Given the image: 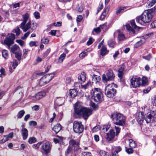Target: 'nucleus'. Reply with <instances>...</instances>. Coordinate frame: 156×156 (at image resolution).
<instances>
[{"mask_svg":"<svg viewBox=\"0 0 156 156\" xmlns=\"http://www.w3.org/2000/svg\"><path fill=\"white\" fill-rule=\"evenodd\" d=\"M74 109V115L82 116L85 119H87L92 114L91 109L83 107L81 103L79 101L75 104Z\"/></svg>","mask_w":156,"mask_h":156,"instance_id":"nucleus-1","label":"nucleus"},{"mask_svg":"<svg viewBox=\"0 0 156 156\" xmlns=\"http://www.w3.org/2000/svg\"><path fill=\"white\" fill-rule=\"evenodd\" d=\"M154 15L153 11L151 9L145 11L140 16L136 18V22L141 24L142 22L148 23L150 22Z\"/></svg>","mask_w":156,"mask_h":156,"instance_id":"nucleus-2","label":"nucleus"},{"mask_svg":"<svg viewBox=\"0 0 156 156\" xmlns=\"http://www.w3.org/2000/svg\"><path fill=\"white\" fill-rule=\"evenodd\" d=\"M111 117L116 125L123 126L125 124V117L122 114L113 113L111 115Z\"/></svg>","mask_w":156,"mask_h":156,"instance_id":"nucleus-3","label":"nucleus"},{"mask_svg":"<svg viewBox=\"0 0 156 156\" xmlns=\"http://www.w3.org/2000/svg\"><path fill=\"white\" fill-rule=\"evenodd\" d=\"M116 85L114 83L109 84L105 87V93L106 96L108 98L113 97L116 93V90L115 88Z\"/></svg>","mask_w":156,"mask_h":156,"instance_id":"nucleus-4","label":"nucleus"},{"mask_svg":"<svg viewBox=\"0 0 156 156\" xmlns=\"http://www.w3.org/2000/svg\"><path fill=\"white\" fill-rule=\"evenodd\" d=\"M54 76V74L52 73L47 74L43 76L39 80V85L42 86L46 84L52 79Z\"/></svg>","mask_w":156,"mask_h":156,"instance_id":"nucleus-5","label":"nucleus"},{"mask_svg":"<svg viewBox=\"0 0 156 156\" xmlns=\"http://www.w3.org/2000/svg\"><path fill=\"white\" fill-rule=\"evenodd\" d=\"M83 126L81 122L74 121L73 123V131L76 133L80 134L83 130Z\"/></svg>","mask_w":156,"mask_h":156,"instance_id":"nucleus-6","label":"nucleus"},{"mask_svg":"<svg viewBox=\"0 0 156 156\" xmlns=\"http://www.w3.org/2000/svg\"><path fill=\"white\" fill-rule=\"evenodd\" d=\"M106 76L107 77L105 74H103L102 76V81L104 82H105L107 81L112 80L115 77L113 71L110 69L108 70Z\"/></svg>","mask_w":156,"mask_h":156,"instance_id":"nucleus-7","label":"nucleus"},{"mask_svg":"<svg viewBox=\"0 0 156 156\" xmlns=\"http://www.w3.org/2000/svg\"><path fill=\"white\" fill-rule=\"evenodd\" d=\"M147 123H152L156 122V111H153L152 115L149 114L144 118Z\"/></svg>","mask_w":156,"mask_h":156,"instance_id":"nucleus-8","label":"nucleus"},{"mask_svg":"<svg viewBox=\"0 0 156 156\" xmlns=\"http://www.w3.org/2000/svg\"><path fill=\"white\" fill-rule=\"evenodd\" d=\"M130 83L133 88H136L141 85V78L140 77H133L131 79Z\"/></svg>","mask_w":156,"mask_h":156,"instance_id":"nucleus-9","label":"nucleus"},{"mask_svg":"<svg viewBox=\"0 0 156 156\" xmlns=\"http://www.w3.org/2000/svg\"><path fill=\"white\" fill-rule=\"evenodd\" d=\"M46 95V92L44 91L39 92L34 96H31V99L34 101L39 100L44 97Z\"/></svg>","mask_w":156,"mask_h":156,"instance_id":"nucleus-10","label":"nucleus"},{"mask_svg":"<svg viewBox=\"0 0 156 156\" xmlns=\"http://www.w3.org/2000/svg\"><path fill=\"white\" fill-rule=\"evenodd\" d=\"M136 119L137 122L140 125L142 124L144 120V113L140 112L136 114Z\"/></svg>","mask_w":156,"mask_h":156,"instance_id":"nucleus-11","label":"nucleus"},{"mask_svg":"<svg viewBox=\"0 0 156 156\" xmlns=\"http://www.w3.org/2000/svg\"><path fill=\"white\" fill-rule=\"evenodd\" d=\"M25 125L22 126L21 133L23 140H26L28 136V131L27 129L25 128Z\"/></svg>","mask_w":156,"mask_h":156,"instance_id":"nucleus-12","label":"nucleus"},{"mask_svg":"<svg viewBox=\"0 0 156 156\" xmlns=\"http://www.w3.org/2000/svg\"><path fill=\"white\" fill-rule=\"evenodd\" d=\"M31 22L29 21L27 23H21L20 28L23 30L24 32H26L30 29L31 28Z\"/></svg>","mask_w":156,"mask_h":156,"instance_id":"nucleus-13","label":"nucleus"},{"mask_svg":"<svg viewBox=\"0 0 156 156\" xmlns=\"http://www.w3.org/2000/svg\"><path fill=\"white\" fill-rule=\"evenodd\" d=\"M115 135V133L113 129H111L109 132L107 133L106 139L108 141L113 139Z\"/></svg>","mask_w":156,"mask_h":156,"instance_id":"nucleus-14","label":"nucleus"},{"mask_svg":"<svg viewBox=\"0 0 156 156\" xmlns=\"http://www.w3.org/2000/svg\"><path fill=\"white\" fill-rule=\"evenodd\" d=\"M107 28V23L104 24L100 27H98L96 28H94V30L97 33H99L101 31V29H102L103 31L106 30Z\"/></svg>","mask_w":156,"mask_h":156,"instance_id":"nucleus-15","label":"nucleus"},{"mask_svg":"<svg viewBox=\"0 0 156 156\" xmlns=\"http://www.w3.org/2000/svg\"><path fill=\"white\" fill-rule=\"evenodd\" d=\"M86 73L84 72H82L78 77V80L80 81L81 82H84L85 81L86 78Z\"/></svg>","mask_w":156,"mask_h":156,"instance_id":"nucleus-16","label":"nucleus"},{"mask_svg":"<svg viewBox=\"0 0 156 156\" xmlns=\"http://www.w3.org/2000/svg\"><path fill=\"white\" fill-rule=\"evenodd\" d=\"M92 82L93 83L97 84L99 83L101 80V77L100 76L93 75L92 76Z\"/></svg>","mask_w":156,"mask_h":156,"instance_id":"nucleus-17","label":"nucleus"},{"mask_svg":"<svg viewBox=\"0 0 156 156\" xmlns=\"http://www.w3.org/2000/svg\"><path fill=\"white\" fill-rule=\"evenodd\" d=\"M124 70V67L123 66H121L118 69V77L121 79L122 78Z\"/></svg>","mask_w":156,"mask_h":156,"instance_id":"nucleus-18","label":"nucleus"},{"mask_svg":"<svg viewBox=\"0 0 156 156\" xmlns=\"http://www.w3.org/2000/svg\"><path fill=\"white\" fill-rule=\"evenodd\" d=\"M101 92V90L100 89L95 88L94 89H92V91H91V94L92 97H93L100 93Z\"/></svg>","mask_w":156,"mask_h":156,"instance_id":"nucleus-19","label":"nucleus"},{"mask_svg":"<svg viewBox=\"0 0 156 156\" xmlns=\"http://www.w3.org/2000/svg\"><path fill=\"white\" fill-rule=\"evenodd\" d=\"M4 43L8 46V48H10L11 45L14 43V41H12L10 39L7 37L4 40Z\"/></svg>","mask_w":156,"mask_h":156,"instance_id":"nucleus-20","label":"nucleus"},{"mask_svg":"<svg viewBox=\"0 0 156 156\" xmlns=\"http://www.w3.org/2000/svg\"><path fill=\"white\" fill-rule=\"evenodd\" d=\"M70 96L73 98L75 97L78 94V91L75 89H70L69 91Z\"/></svg>","mask_w":156,"mask_h":156,"instance_id":"nucleus-21","label":"nucleus"},{"mask_svg":"<svg viewBox=\"0 0 156 156\" xmlns=\"http://www.w3.org/2000/svg\"><path fill=\"white\" fill-rule=\"evenodd\" d=\"M125 143L126 145H128L129 146H136V145L135 141L132 139L126 140Z\"/></svg>","mask_w":156,"mask_h":156,"instance_id":"nucleus-22","label":"nucleus"},{"mask_svg":"<svg viewBox=\"0 0 156 156\" xmlns=\"http://www.w3.org/2000/svg\"><path fill=\"white\" fill-rule=\"evenodd\" d=\"M61 129V125L59 124H57L54 126L52 129L56 134H57Z\"/></svg>","mask_w":156,"mask_h":156,"instance_id":"nucleus-23","label":"nucleus"},{"mask_svg":"<svg viewBox=\"0 0 156 156\" xmlns=\"http://www.w3.org/2000/svg\"><path fill=\"white\" fill-rule=\"evenodd\" d=\"M20 50L19 47L17 45L15 44L11 48V51L13 53H16L19 52Z\"/></svg>","mask_w":156,"mask_h":156,"instance_id":"nucleus-24","label":"nucleus"},{"mask_svg":"<svg viewBox=\"0 0 156 156\" xmlns=\"http://www.w3.org/2000/svg\"><path fill=\"white\" fill-rule=\"evenodd\" d=\"M29 15L28 13H26L22 15L23 22L21 23H26L29 19Z\"/></svg>","mask_w":156,"mask_h":156,"instance_id":"nucleus-25","label":"nucleus"},{"mask_svg":"<svg viewBox=\"0 0 156 156\" xmlns=\"http://www.w3.org/2000/svg\"><path fill=\"white\" fill-rule=\"evenodd\" d=\"M102 94L101 92L96 95L93 96L94 101L96 102H98L101 101L102 99Z\"/></svg>","mask_w":156,"mask_h":156,"instance_id":"nucleus-26","label":"nucleus"},{"mask_svg":"<svg viewBox=\"0 0 156 156\" xmlns=\"http://www.w3.org/2000/svg\"><path fill=\"white\" fill-rule=\"evenodd\" d=\"M145 41V39L144 38H142L140 40L138 41L135 45V47L137 48L144 43Z\"/></svg>","mask_w":156,"mask_h":156,"instance_id":"nucleus-27","label":"nucleus"},{"mask_svg":"<svg viewBox=\"0 0 156 156\" xmlns=\"http://www.w3.org/2000/svg\"><path fill=\"white\" fill-rule=\"evenodd\" d=\"M65 98L63 97L58 98L56 101L57 102V104L59 106H61L63 103L65 101Z\"/></svg>","mask_w":156,"mask_h":156,"instance_id":"nucleus-28","label":"nucleus"},{"mask_svg":"<svg viewBox=\"0 0 156 156\" xmlns=\"http://www.w3.org/2000/svg\"><path fill=\"white\" fill-rule=\"evenodd\" d=\"M69 143L70 145L73 146H77L79 145V144L78 142L73 139L70 140L69 142Z\"/></svg>","mask_w":156,"mask_h":156,"instance_id":"nucleus-29","label":"nucleus"},{"mask_svg":"<svg viewBox=\"0 0 156 156\" xmlns=\"http://www.w3.org/2000/svg\"><path fill=\"white\" fill-rule=\"evenodd\" d=\"M108 52V51L107 50L106 48L104 46H103L101 51V55L104 56Z\"/></svg>","mask_w":156,"mask_h":156,"instance_id":"nucleus-30","label":"nucleus"},{"mask_svg":"<svg viewBox=\"0 0 156 156\" xmlns=\"http://www.w3.org/2000/svg\"><path fill=\"white\" fill-rule=\"evenodd\" d=\"M126 26L127 30L130 32V33L132 34L135 33V31L134 30V28H133L132 27H131L129 24H126Z\"/></svg>","mask_w":156,"mask_h":156,"instance_id":"nucleus-31","label":"nucleus"},{"mask_svg":"<svg viewBox=\"0 0 156 156\" xmlns=\"http://www.w3.org/2000/svg\"><path fill=\"white\" fill-rule=\"evenodd\" d=\"M142 81V83H141V85L142 86H145L148 85L147 80V78L145 77H143L141 79V81Z\"/></svg>","mask_w":156,"mask_h":156,"instance_id":"nucleus-32","label":"nucleus"},{"mask_svg":"<svg viewBox=\"0 0 156 156\" xmlns=\"http://www.w3.org/2000/svg\"><path fill=\"white\" fill-rule=\"evenodd\" d=\"M118 31L119 32L118 35V38L119 41L124 40L126 39V37L124 35L121 33L119 32V30H118Z\"/></svg>","mask_w":156,"mask_h":156,"instance_id":"nucleus-33","label":"nucleus"},{"mask_svg":"<svg viewBox=\"0 0 156 156\" xmlns=\"http://www.w3.org/2000/svg\"><path fill=\"white\" fill-rule=\"evenodd\" d=\"M108 9L107 8L104 9V10L103 12L102 13L101 16V19L103 20L104 19L105 17L107 14Z\"/></svg>","mask_w":156,"mask_h":156,"instance_id":"nucleus-34","label":"nucleus"},{"mask_svg":"<svg viewBox=\"0 0 156 156\" xmlns=\"http://www.w3.org/2000/svg\"><path fill=\"white\" fill-rule=\"evenodd\" d=\"M25 113V112L24 110H21L17 114V119L21 118Z\"/></svg>","mask_w":156,"mask_h":156,"instance_id":"nucleus-35","label":"nucleus"},{"mask_svg":"<svg viewBox=\"0 0 156 156\" xmlns=\"http://www.w3.org/2000/svg\"><path fill=\"white\" fill-rule=\"evenodd\" d=\"M156 3V0H151L147 3V6L151 8Z\"/></svg>","mask_w":156,"mask_h":156,"instance_id":"nucleus-36","label":"nucleus"},{"mask_svg":"<svg viewBox=\"0 0 156 156\" xmlns=\"http://www.w3.org/2000/svg\"><path fill=\"white\" fill-rule=\"evenodd\" d=\"M91 86V83L90 81L88 82L86 84L84 85H81V88L84 90H86L88 88Z\"/></svg>","mask_w":156,"mask_h":156,"instance_id":"nucleus-37","label":"nucleus"},{"mask_svg":"<svg viewBox=\"0 0 156 156\" xmlns=\"http://www.w3.org/2000/svg\"><path fill=\"white\" fill-rule=\"evenodd\" d=\"M66 56V55L64 53L62 54L59 58L58 61V63H62L65 59Z\"/></svg>","mask_w":156,"mask_h":156,"instance_id":"nucleus-38","label":"nucleus"},{"mask_svg":"<svg viewBox=\"0 0 156 156\" xmlns=\"http://www.w3.org/2000/svg\"><path fill=\"white\" fill-rule=\"evenodd\" d=\"M2 55L3 57L5 59L8 58L9 55L8 51L5 50H3L2 52Z\"/></svg>","mask_w":156,"mask_h":156,"instance_id":"nucleus-39","label":"nucleus"},{"mask_svg":"<svg viewBox=\"0 0 156 156\" xmlns=\"http://www.w3.org/2000/svg\"><path fill=\"white\" fill-rule=\"evenodd\" d=\"M109 46L112 48H114L115 45V41L112 40H109L108 42Z\"/></svg>","mask_w":156,"mask_h":156,"instance_id":"nucleus-40","label":"nucleus"},{"mask_svg":"<svg viewBox=\"0 0 156 156\" xmlns=\"http://www.w3.org/2000/svg\"><path fill=\"white\" fill-rule=\"evenodd\" d=\"M114 128L115 130L116 131V133L115 134V135L117 136L120 133L121 130V128L118 125L115 126H114Z\"/></svg>","mask_w":156,"mask_h":156,"instance_id":"nucleus-41","label":"nucleus"},{"mask_svg":"<svg viewBox=\"0 0 156 156\" xmlns=\"http://www.w3.org/2000/svg\"><path fill=\"white\" fill-rule=\"evenodd\" d=\"M101 127L99 125H97L94 127L92 129V131L93 132H95L100 130Z\"/></svg>","mask_w":156,"mask_h":156,"instance_id":"nucleus-42","label":"nucleus"},{"mask_svg":"<svg viewBox=\"0 0 156 156\" xmlns=\"http://www.w3.org/2000/svg\"><path fill=\"white\" fill-rule=\"evenodd\" d=\"M126 152L129 154H132L133 152V150L132 148L128 147H126Z\"/></svg>","mask_w":156,"mask_h":156,"instance_id":"nucleus-43","label":"nucleus"},{"mask_svg":"<svg viewBox=\"0 0 156 156\" xmlns=\"http://www.w3.org/2000/svg\"><path fill=\"white\" fill-rule=\"evenodd\" d=\"M43 150L46 154L49 153L51 150L50 147H42Z\"/></svg>","mask_w":156,"mask_h":156,"instance_id":"nucleus-44","label":"nucleus"},{"mask_svg":"<svg viewBox=\"0 0 156 156\" xmlns=\"http://www.w3.org/2000/svg\"><path fill=\"white\" fill-rule=\"evenodd\" d=\"M130 23L132 27H133V28H134L135 29L138 28V27L135 25L134 20H131L130 22Z\"/></svg>","mask_w":156,"mask_h":156,"instance_id":"nucleus-45","label":"nucleus"},{"mask_svg":"<svg viewBox=\"0 0 156 156\" xmlns=\"http://www.w3.org/2000/svg\"><path fill=\"white\" fill-rule=\"evenodd\" d=\"M87 55V53L86 51H82L80 54L79 55V57L80 58L82 59L84 57H85Z\"/></svg>","mask_w":156,"mask_h":156,"instance_id":"nucleus-46","label":"nucleus"},{"mask_svg":"<svg viewBox=\"0 0 156 156\" xmlns=\"http://www.w3.org/2000/svg\"><path fill=\"white\" fill-rule=\"evenodd\" d=\"M90 105L95 110L97 109L98 108V106L92 101L90 102Z\"/></svg>","mask_w":156,"mask_h":156,"instance_id":"nucleus-47","label":"nucleus"},{"mask_svg":"<svg viewBox=\"0 0 156 156\" xmlns=\"http://www.w3.org/2000/svg\"><path fill=\"white\" fill-rule=\"evenodd\" d=\"M37 24L36 22H33L32 23L31 26V29L33 30H35L37 27Z\"/></svg>","mask_w":156,"mask_h":156,"instance_id":"nucleus-48","label":"nucleus"},{"mask_svg":"<svg viewBox=\"0 0 156 156\" xmlns=\"http://www.w3.org/2000/svg\"><path fill=\"white\" fill-rule=\"evenodd\" d=\"M36 141V139L34 137H30L28 140V142L30 144H32L35 143Z\"/></svg>","mask_w":156,"mask_h":156,"instance_id":"nucleus-49","label":"nucleus"},{"mask_svg":"<svg viewBox=\"0 0 156 156\" xmlns=\"http://www.w3.org/2000/svg\"><path fill=\"white\" fill-rule=\"evenodd\" d=\"M12 66L13 68L15 69L16 67L18 66L17 61L16 60H13L12 62Z\"/></svg>","mask_w":156,"mask_h":156,"instance_id":"nucleus-50","label":"nucleus"},{"mask_svg":"<svg viewBox=\"0 0 156 156\" xmlns=\"http://www.w3.org/2000/svg\"><path fill=\"white\" fill-rule=\"evenodd\" d=\"M41 42L44 44H47L48 43L49 40L48 39L44 37L41 39Z\"/></svg>","mask_w":156,"mask_h":156,"instance_id":"nucleus-51","label":"nucleus"},{"mask_svg":"<svg viewBox=\"0 0 156 156\" xmlns=\"http://www.w3.org/2000/svg\"><path fill=\"white\" fill-rule=\"evenodd\" d=\"M21 53L20 52H17L15 53V57L18 60H20L21 58Z\"/></svg>","mask_w":156,"mask_h":156,"instance_id":"nucleus-52","label":"nucleus"},{"mask_svg":"<svg viewBox=\"0 0 156 156\" xmlns=\"http://www.w3.org/2000/svg\"><path fill=\"white\" fill-rule=\"evenodd\" d=\"M8 140H9L6 135L4 136L3 138L1 141H0V143H3L8 141Z\"/></svg>","mask_w":156,"mask_h":156,"instance_id":"nucleus-53","label":"nucleus"},{"mask_svg":"<svg viewBox=\"0 0 156 156\" xmlns=\"http://www.w3.org/2000/svg\"><path fill=\"white\" fill-rule=\"evenodd\" d=\"M121 150V148L120 147L118 148V150L116 151H114V153H113L112 155L113 156H118V152H119Z\"/></svg>","mask_w":156,"mask_h":156,"instance_id":"nucleus-54","label":"nucleus"},{"mask_svg":"<svg viewBox=\"0 0 156 156\" xmlns=\"http://www.w3.org/2000/svg\"><path fill=\"white\" fill-rule=\"evenodd\" d=\"M151 58V55L150 54H149L147 56H143V58L148 61L150 60V59Z\"/></svg>","mask_w":156,"mask_h":156,"instance_id":"nucleus-55","label":"nucleus"},{"mask_svg":"<svg viewBox=\"0 0 156 156\" xmlns=\"http://www.w3.org/2000/svg\"><path fill=\"white\" fill-rule=\"evenodd\" d=\"M94 40L92 39L91 37H90L88 41L87 42V44L88 45H89L91 44L94 42Z\"/></svg>","mask_w":156,"mask_h":156,"instance_id":"nucleus-56","label":"nucleus"},{"mask_svg":"<svg viewBox=\"0 0 156 156\" xmlns=\"http://www.w3.org/2000/svg\"><path fill=\"white\" fill-rule=\"evenodd\" d=\"M14 32L16 34L17 36L19 35L20 34V30L19 28H17L14 30Z\"/></svg>","mask_w":156,"mask_h":156,"instance_id":"nucleus-57","label":"nucleus"},{"mask_svg":"<svg viewBox=\"0 0 156 156\" xmlns=\"http://www.w3.org/2000/svg\"><path fill=\"white\" fill-rule=\"evenodd\" d=\"M124 7H120L116 11V13L117 15L119 14L120 13L122 12L124 10Z\"/></svg>","mask_w":156,"mask_h":156,"instance_id":"nucleus-58","label":"nucleus"},{"mask_svg":"<svg viewBox=\"0 0 156 156\" xmlns=\"http://www.w3.org/2000/svg\"><path fill=\"white\" fill-rule=\"evenodd\" d=\"M34 16L36 19H38L40 18V13L37 12H35L34 13Z\"/></svg>","mask_w":156,"mask_h":156,"instance_id":"nucleus-59","label":"nucleus"},{"mask_svg":"<svg viewBox=\"0 0 156 156\" xmlns=\"http://www.w3.org/2000/svg\"><path fill=\"white\" fill-rule=\"evenodd\" d=\"M74 147H68L67 150V153H69L71 152H73L74 151V149L73 148Z\"/></svg>","mask_w":156,"mask_h":156,"instance_id":"nucleus-60","label":"nucleus"},{"mask_svg":"<svg viewBox=\"0 0 156 156\" xmlns=\"http://www.w3.org/2000/svg\"><path fill=\"white\" fill-rule=\"evenodd\" d=\"M151 90V87H148L147 89H144L143 90V92L144 94H147Z\"/></svg>","mask_w":156,"mask_h":156,"instance_id":"nucleus-61","label":"nucleus"},{"mask_svg":"<svg viewBox=\"0 0 156 156\" xmlns=\"http://www.w3.org/2000/svg\"><path fill=\"white\" fill-rule=\"evenodd\" d=\"M5 71L4 69L2 68L0 70V77L2 76L5 75Z\"/></svg>","mask_w":156,"mask_h":156,"instance_id":"nucleus-62","label":"nucleus"},{"mask_svg":"<svg viewBox=\"0 0 156 156\" xmlns=\"http://www.w3.org/2000/svg\"><path fill=\"white\" fill-rule=\"evenodd\" d=\"M151 27L152 28H154L156 27V20L151 23Z\"/></svg>","mask_w":156,"mask_h":156,"instance_id":"nucleus-63","label":"nucleus"},{"mask_svg":"<svg viewBox=\"0 0 156 156\" xmlns=\"http://www.w3.org/2000/svg\"><path fill=\"white\" fill-rule=\"evenodd\" d=\"M83 156H92L91 153L89 152H84L83 153Z\"/></svg>","mask_w":156,"mask_h":156,"instance_id":"nucleus-64","label":"nucleus"}]
</instances>
